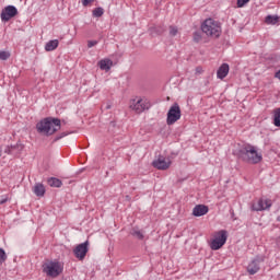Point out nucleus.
<instances>
[{"label":"nucleus","instance_id":"f257e3e1","mask_svg":"<svg viewBox=\"0 0 280 280\" xmlns=\"http://www.w3.org/2000/svg\"><path fill=\"white\" fill-rule=\"evenodd\" d=\"M237 156L244 163H250L252 165H257L264 161V155H261L259 149L250 143L243 144L237 152Z\"/></svg>","mask_w":280,"mask_h":280},{"label":"nucleus","instance_id":"f03ea898","mask_svg":"<svg viewBox=\"0 0 280 280\" xmlns=\"http://www.w3.org/2000/svg\"><path fill=\"white\" fill-rule=\"evenodd\" d=\"M60 119L58 118H45L42 121L37 122L36 128L40 135H46L49 137L55 132L60 130Z\"/></svg>","mask_w":280,"mask_h":280},{"label":"nucleus","instance_id":"7ed1b4c3","mask_svg":"<svg viewBox=\"0 0 280 280\" xmlns=\"http://www.w3.org/2000/svg\"><path fill=\"white\" fill-rule=\"evenodd\" d=\"M201 30L203 34H207V36H211L212 38H220V34H222V26H220V23L213 19H207L201 24Z\"/></svg>","mask_w":280,"mask_h":280},{"label":"nucleus","instance_id":"20e7f679","mask_svg":"<svg viewBox=\"0 0 280 280\" xmlns=\"http://www.w3.org/2000/svg\"><path fill=\"white\" fill-rule=\"evenodd\" d=\"M43 272L47 275V277H51L52 279H56V277H60L62 275V270H65V267L62 266V262L60 261H46L43 266Z\"/></svg>","mask_w":280,"mask_h":280},{"label":"nucleus","instance_id":"39448f33","mask_svg":"<svg viewBox=\"0 0 280 280\" xmlns=\"http://www.w3.org/2000/svg\"><path fill=\"white\" fill-rule=\"evenodd\" d=\"M229 238V234L226 230H221L214 233V238L210 243L211 250H220L224 244H226V240Z\"/></svg>","mask_w":280,"mask_h":280},{"label":"nucleus","instance_id":"423d86ee","mask_svg":"<svg viewBox=\"0 0 280 280\" xmlns=\"http://www.w3.org/2000/svg\"><path fill=\"white\" fill-rule=\"evenodd\" d=\"M180 105L178 103L173 104L168 112H167V117H166V124L167 126H174L178 119H180Z\"/></svg>","mask_w":280,"mask_h":280},{"label":"nucleus","instance_id":"0eeeda50","mask_svg":"<svg viewBox=\"0 0 280 280\" xmlns=\"http://www.w3.org/2000/svg\"><path fill=\"white\" fill-rule=\"evenodd\" d=\"M129 108L140 115V113H143V110L150 109V102L145 98H133L130 101Z\"/></svg>","mask_w":280,"mask_h":280},{"label":"nucleus","instance_id":"6e6552de","mask_svg":"<svg viewBox=\"0 0 280 280\" xmlns=\"http://www.w3.org/2000/svg\"><path fill=\"white\" fill-rule=\"evenodd\" d=\"M19 14V9L14 5H7L4 9H2L0 13V19L2 23H8V21L14 19Z\"/></svg>","mask_w":280,"mask_h":280},{"label":"nucleus","instance_id":"1a4fd4ad","mask_svg":"<svg viewBox=\"0 0 280 280\" xmlns=\"http://www.w3.org/2000/svg\"><path fill=\"white\" fill-rule=\"evenodd\" d=\"M265 259L264 256H256L247 266L248 275H257L260 270V264H264Z\"/></svg>","mask_w":280,"mask_h":280},{"label":"nucleus","instance_id":"9d476101","mask_svg":"<svg viewBox=\"0 0 280 280\" xmlns=\"http://www.w3.org/2000/svg\"><path fill=\"white\" fill-rule=\"evenodd\" d=\"M153 167L155 170H170V166L172 165V161L170 159H166L163 155H159L153 162H152Z\"/></svg>","mask_w":280,"mask_h":280},{"label":"nucleus","instance_id":"9b49d317","mask_svg":"<svg viewBox=\"0 0 280 280\" xmlns=\"http://www.w3.org/2000/svg\"><path fill=\"white\" fill-rule=\"evenodd\" d=\"M77 259H84L89 253V241L79 244L73 250Z\"/></svg>","mask_w":280,"mask_h":280},{"label":"nucleus","instance_id":"f8f14e48","mask_svg":"<svg viewBox=\"0 0 280 280\" xmlns=\"http://www.w3.org/2000/svg\"><path fill=\"white\" fill-rule=\"evenodd\" d=\"M25 145L23 143L18 142L16 144L13 145H7L4 148V154H10L11 156H19L21 152H23Z\"/></svg>","mask_w":280,"mask_h":280},{"label":"nucleus","instance_id":"ddd939ff","mask_svg":"<svg viewBox=\"0 0 280 280\" xmlns=\"http://www.w3.org/2000/svg\"><path fill=\"white\" fill-rule=\"evenodd\" d=\"M272 207V201L270 199H260L257 203L252 206L253 211H266V209H270Z\"/></svg>","mask_w":280,"mask_h":280},{"label":"nucleus","instance_id":"4468645a","mask_svg":"<svg viewBox=\"0 0 280 280\" xmlns=\"http://www.w3.org/2000/svg\"><path fill=\"white\" fill-rule=\"evenodd\" d=\"M207 213H209V207L205 205H197L192 209V215H195V218H201V215H207Z\"/></svg>","mask_w":280,"mask_h":280},{"label":"nucleus","instance_id":"2eb2a0df","mask_svg":"<svg viewBox=\"0 0 280 280\" xmlns=\"http://www.w3.org/2000/svg\"><path fill=\"white\" fill-rule=\"evenodd\" d=\"M226 75H229V63H223L217 71V78H219V80H224Z\"/></svg>","mask_w":280,"mask_h":280},{"label":"nucleus","instance_id":"dca6fc26","mask_svg":"<svg viewBox=\"0 0 280 280\" xmlns=\"http://www.w3.org/2000/svg\"><path fill=\"white\" fill-rule=\"evenodd\" d=\"M98 67L102 71H110V67H113V60L102 59L98 61Z\"/></svg>","mask_w":280,"mask_h":280},{"label":"nucleus","instance_id":"f3484780","mask_svg":"<svg viewBox=\"0 0 280 280\" xmlns=\"http://www.w3.org/2000/svg\"><path fill=\"white\" fill-rule=\"evenodd\" d=\"M58 45H59L58 39H51L48 43H46L45 49L47 51H54V50L58 49Z\"/></svg>","mask_w":280,"mask_h":280},{"label":"nucleus","instance_id":"a211bd4d","mask_svg":"<svg viewBox=\"0 0 280 280\" xmlns=\"http://www.w3.org/2000/svg\"><path fill=\"white\" fill-rule=\"evenodd\" d=\"M33 191L35 196H38L39 198H42V196H45V186L40 183L36 184L33 188Z\"/></svg>","mask_w":280,"mask_h":280},{"label":"nucleus","instance_id":"6ab92c4d","mask_svg":"<svg viewBox=\"0 0 280 280\" xmlns=\"http://www.w3.org/2000/svg\"><path fill=\"white\" fill-rule=\"evenodd\" d=\"M165 32V28L163 26H153L150 28L151 36H161Z\"/></svg>","mask_w":280,"mask_h":280},{"label":"nucleus","instance_id":"aec40b11","mask_svg":"<svg viewBox=\"0 0 280 280\" xmlns=\"http://www.w3.org/2000/svg\"><path fill=\"white\" fill-rule=\"evenodd\" d=\"M265 23H267V25H277L279 23V18L278 15H267Z\"/></svg>","mask_w":280,"mask_h":280},{"label":"nucleus","instance_id":"412c9836","mask_svg":"<svg viewBox=\"0 0 280 280\" xmlns=\"http://www.w3.org/2000/svg\"><path fill=\"white\" fill-rule=\"evenodd\" d=\"M273 126L280 128V107L273 109Z\"/></svg>","mask_w":280,"mask_h":280},{"label":"nucleus","instance_id":"4be33fe9","mask_svg":"<svg viewBox=\"0 0 280 280\" xmlns=\"http://www.w3.org/2000/svg\"><path fill=\"white\" fill-rule=\"evenodd\" d=\"M48 185L49 187H62V180L56 178V177H50L48 178Z\"/></svg>","mask_w":280,"mask_h":280},{"label":"nucleus","instance_id":"5701e85b","mask_svg":"<svg viewBox=\"0 0 280 280\" xmlns=\"http://www.w3.org/2000/svg\"><path fill=\"white\" fill-rule=\"evenodd\" d=\"M92 14L95 19H100L101 16H104V9L102 7L95 8L92 11Z\"/></svg>","mask_w":280,"mask_h":280},{"label":"nucleus","instance_id":"b1692460","mask_svg":"<svg viewBox=\"0 0 280 280\" xmlns=\"http://www.w3.org/2000/svg\"><path fill=\"white\" fill-rule=\"evenodd\" d=\"M131 235L133 237H137V240H143V232H141L139 229L133 228L131 231Z\"/></svg>","mask_w":280,"mask_h":280},{"label":"nucleus","instance_id":"393cba45","mask_svg":"<svg viewBox=\"0 0 280 280\" xmlns=\"http://www.w3.org/2000/svg\"><path fill=\"white\" fill-rule=\"evenodd\" d=\"M8 259V255H5V250L3 248H0V265L3 264Z\"/></svg>","mask_w":280,"mask_h":280},{"label":"nucleus","instance_id":"a878e982","mask_svg":"<svg viewBox=\"0 0 280 280\" xmlns=\"http://www.w3.org/2000/svg\"><path fill=\"white\" fill-rule=\"evenodd\" d=\"M178 34V27L170 26V36H176Z\"/></svg>","mask_w":280,"mask_h":280},{"label":"nucleus","instance_id":"bb28decb","mask_svg":"<svg viewBox=\"0 0 280 280\" xmlns=\"http://www.w3.org/2000/svg\"><path fill=\"white\" fill-rule=\"evenodd\" d=\"M8 58H10V52L0 51V60H8Z\"/></svg>","mask_w":280,"mask_h":280},{"label":"nucleus","instance_id":"cd10ccee","mask_svg":"<svg viewBox=\"0 0 280 280\" xmlns=\"http://www.w3.org/2000/svg\"><path fill=\"white\" fill-rule=\"evenodd\" d=\"M250 0H237V8H244Z\"/></svg>","mask_w":280,"mask_h":280},{"label":"nucleus","instance_id":"c85d7f7f","mask_svg":"<svg viewBox=\"0 0 280 280\" xmlns=\"http://www.w3.org/2000/svg\"><path fill=\"white\" fill-rule=\"evenodd\" d=\"M81 1H82V5L86 8L88 5H90V3H94L95 0H81Z\"/></svg>","mask_w":280,"mask_h":280},{"label":"nucleus","instance_id":"c756f323","mask_svg":"<svg viewBox=\"0 0 280 280\" xmlns=\"http://www.w3.org/2000/svg\"><path fill=\"white\" fill-rule=\"evenodd\" d=\"M95 45H97V40H89L88 42L89 49H91V47H95Z\"/></svg>","mask_w":280,"mask_h":280},{"label":"nucleus","instance_id":"7c9ffc66","mask_svg":"<svg viewBox=\"0 0 280 280\" xmlns=\"http://www.w3.org/2000/svg\"><path fill=\"white\" fill-rule=\"evenodd\" d=\"M5 202H8V198H2V199L0 200V205H5Z\"/></svg>","mask_w":280,"mask_h":280},{"label":"nucleus","instance_id":"2f4dec72","mask_svg":"<svg viewBox=\"0 0 280 280\" xmlns=\"http://www.w3.org/2000/svg\"><path fill=\"white\" fill-rule=\"evenodd\" d=\"M3 154V149L0 147V156Z\"/></svg>","mask_w":280,"mask_h":280},{"label":"nucleus","instance_id":"473e14b6","mask_svg":"<svg viewBox=\"0 0 280 280\" xmlns=\"http://www.w3.org/2000/svg\"><path fill=\"white\" fill-rule=\"evenodd\" d=\"M106 110H110V105H106Z\"/></svg>","mask_w":280,"mask_h":280},{"label":"nucleus","instance_id":"72a5a7b5","mask_svg":"<svg viewBox=\"0 0 280 280\" xmlns=\"http://www.w3.org/2000/svg\"><path fill=\"white\" fill-rule=\"evenodd\" d=\"M62 137H67V133H62L59 139H62Z\"/></svg>","mask_w":280,"mask_h":280},{"label":"nucleus","instance_id":"f704fd0d","mask_svg":"<svg viewBox=\"0 0 280 280\" xmlns=\"http://www.w3.org/2000/svg\"><path fill=\"white\" fill-rule=\"evenodd\" d=\"M277 222H280V215H279V217H277Z\"/></svg>","mask_w":280,"mask_h":280}]
</instances>
